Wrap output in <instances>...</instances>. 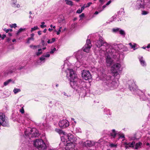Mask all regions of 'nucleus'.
<instances>
[{
	"instance_id": "nucleus-63",
	"label": "nucleus",
	"mask_w": 150,
	"mask_h": 150,
	"mask_svg": "<svg viewBox=\"0 0 150 150\" xmlns=\"http://www.w3.org/2000/svg\"><path fill=\"white\" fill-rule=\"evenodd\" d=\"M103 141L102 139H100L98 141V142L100 143V142Z\"/></svg>"
},
{
	"instance_id": "nucleus-61",
	"label": "nucleus",
	"mask_w": 150,
	"mask_h": 150,
	"mask_svg": "<svg viewBox=\"0 0 150 150\" xmlns=\"http://www.w3.org/2000/svg\"><path fill=\"white\" fill-rule=\"evenodd\" d=\"M11 39L10 38H8L7 39L6 41L7 42H8L9 41H11Z\"/></svg>"
},
{
	"instance_id": "nucleus-1",
	"label": "nucleus",
	"mask_w": 150,
	"mask_h": 150,
	"mask_svg": "<svg viewBox=\"0 0 150 150\" xmlns=\"http://www.w3.org/2000/svg\"><path fill=\"white\" fill-rule=\"evenodd\" d=\"M72 66L67 60L64 61L62 68L67 73V77L70 81V84L72 88L76 90L78 93L86 94L88 88L86 83L84 81L77 79V75L72 69Z\"/></svg>"
},
{
	"instance_id": "nucleus-30",
	"label": "nucleus",
	"mask_w": 150,
	"mask_h": 150,
	"mask_svg": "<svg viewBox=\"0 0 150 150\" xmlns=\"http://www.w3.org/2000/svg\"><path fill=\"white\" fill-rule=\"evenodd\" d=\"M30 47L33 49V50H36L37 48H39V45H31L30 46Z\"/></svg>"
},
{
	"instance_id": "nucleus-2",
	"label": "nucleus",
	"mask_w": 150,
	"mask_h": 150,
	"mask_svg": "<svg viewBox=\"0 0 150 150\" xmlns=\"http://www.w3.org/2000/svg\"><path fill=\"white\" fill-rule=\"evenodd\" d=\"M104 90L109 91L115 89L118 84L113 77L110 76H106L104 79Z\"/></svg>"
},
{
	"instance_id": "nucleus-35",
	"label": "nucleus",
	"mask_w": 150,
	"mask_h": 150,
	"mask_svg": "<svg viewBox=\"0 0 150 150\" xmlns=\"http://www.w3.org/2000/svg\"><path fill=\"white\" fill-rule=\"evenodd\" d=\"M12 80L11 79H9L7 81H6L5 82H4V86H6L7 85H8L9 83L12 81Z\"/></svg>"
},
{
	"instance_id": "nucleus-48",
	"label": "nucleus",
	"mask_w": 150,
	"mask_h": 150,
	"mask_svg": "<svg viewBox=\"0 0 150 150\" xmlns=\"http://www.w3.org/2000/svg\"><path fill=\"white\" fill-rule=\"evenodd\" d=\"M149 13V12L147 11H143L142 12V15H146Z\"/></svg>"
},
{
	"instance_id": "nucleus-16",
	"label": "nucleus",
	"mask_w": 150,
	"mask_h": 150,
	"mask_svg": "<svg viewBox=\"0 0 150 150\" xmlns=\"http://www.w3.org/2000/svg\"><path fill=\"white\" fill-rule=\"evenodd\" d=\"M115 48L118 51L122 50V51H124L127 50V48L122 44L117 45Z\"/></svg>"
},
{
	"instance_id": "nucleus-24",
	"label": "nucleus",
	"mask_w": 150,
	"mask_h": 150,
	"mask_svg": "<svg viewBox=\"0 0 150 150\" xmlns=\"http://www.w3.org/2000/svg\"><path fill=\"white\" fill-rule=\"evenodd\" d=\"M142 145V143L141 142H139L138 143L134 144V148L136 149H138L140 148Z\"/></svg>"
},
{
	"instance_id": "nucleus-41",
	"label": "nucleus",
	"mask_w": 150,
	"mask_h": 150,
	"mask_svg": "<svg viewBox=\"0 0 150 150\" xmlns=\"http://www.w3.org/2000/svg\"><path fill=\"white\" fill-rule=\"evenodd\" d=\"M122 139V141H124L125 140V135L123 134H122L121 135H120L119 137V139Z\"/></svg>"
},
{
	"instance_id": "nucleus-6",
	"label": "nucleus",
	"mask_w": 150,
	"mask_h": 150,
	"mask_svg": "<svg viewBox=\"0 0 150 150\" xmlns=\"http://www.w3.org/2000/svg\"><path fill=\"white\" fill-rule=\"evenodd\" d=\"M121 67L120 64L117 63L114 64L111 68V73L115 77H117V79L120 78V73L121 71Z\"/></svg>"
},
{
	"instance_id": "nucleus-22",
	"label": "nucleus",
	"mask_w": 150,
	"mask_h": 150,
	"mask_svg": "<svg viewBox=\"0 0 150 150\" xmlns=\"http://www.w3.org/2000/svg\"><path fill=\"white\" fill-rule=\"evenodd\" d=\"M135 142L134 141H133L132 142H129L128 143L126 142L124 143L125 145V147L126 149L129 147H133L134 148Z\"/></svg>"
},
{
	"instance_id": "nucleus-32",
	"label": "nucleus",
	"mask_w": 150,
	"mask_h": 150,
	"mask_svg": "<svg viewBox=\"0 0 150 150\" xmlns=\"http://www.w3.org/2000/svg\"><path fill=\"white\" fill-rule=\"evenodd\" d=\"M25 30V28H21L19 30H18L17 31V32L16 33V34L17 35H18L21 32L24 31Z\"/></svg>"
},
{
	"instance_id": "nucleus-17",
	"label": "nucleus",
	"mask_w": 150,
	"mask_h": 150,
	"mask_svg": "<svg viewBox=\"0 0 150 150\" xmlns=\"http://www.w3.org/2000/svg\"><path fill=\"white\" fill-rule=\"evenodd\" d=\"M83 146H86L91 147L95 144V143L93 141H87L85 142H82Z\"/></svg>"
},
{
	"instance_id": "nucleus-31",
	"label": "nucleus",
	"mask_w": 150,
	"mask_h": 150,
	"mask_svg": "<svg viewBox=\"0 0 150 150\" xmlns=\"http://www.w3.org/2000/svg\"><path fill=\"white\" fill-rule=\"evenodd\" d=\"M55 38H52L51 40L48 39L47 41V42L48 44H51L54 42L55 41Z\"/></svg>"
},
{
	"instance_id": "nucleus-40",
	"label": "nucleus",
	"mask_w": 150,
	"mask_h": 150,
	"mask_svg": "<svg viewBox=\"0 0 150 150\" xmlns=\"http://www.w3.org/2000/svg\"><path fill=\"white\" fill-rule=\"evenodd\" d=\"M21 107V109H20L19 110L20 112L21 113H23L24 112V110L23 108V106L22 105H20Z\"/></svg>"
},
{
	"instance_id": "nucleus-46",
	"label": "nucleus",
	"mask_w": 150,
	"mask_h": 150,
	"mask_svg": "<svg viewBox=\"0 0 150 150\" xmlns=\"http://www.w3.org/2000/svg\"><path fill=\"white\" fill-rule=\"evenodd\" d=\"M129 44L132 48H134L136 47V44H134L132 45L131 43H130Z\"/></svg>"
},
{
	"instance_id": "nucleus-39",
	"label": "nucleus",
	"mask_w": 150,
	"mask_h": 150,
	"mask_svg": "<svg viewBox=\"0 0 150 150\" xmlns=\"http://www.w3.org/2000/svg\"><path fill=\"white\" fill-rule=\"evenodd\" d=\"M13 91L15 94H16L17 93L21 91V90L18 88H15Z\"/></svg>"
},
{
	"instance_id": "nucleus-18",
	"label": "nucleus",
	"mask_w": 150,
	"mask_h": 150,
	"mask_svg": "<svg viewBox=\"0 0 150 150\" xmlns=\"http://www.w3.org/2000/svg\"><path fill=\"white\" fill-rule=\"evenodd\" d=\"M46 60L47 59L45 58L42 55L40 57L39 59L37 61V64L38 65H41L45 63Z\"/></svg>"
},
{
	"instance_id": "nucleus-8",
	"label": "nucleus",
	"mask_w": 150,
	"mask_h": 150,
	"mask_svg": "<svg viewBox=\"0 0 150 150\" xmlns=\"http://www.w3.org/2000/svg\"><path fill=\"white\" fill-rule=\"evenodd\" d=\"M34 146L39 150H44L47 148V146L43 141L40 139H36L33 142Z\"/></svg>"
},
{
	"instance_id": "nucleus-56",
	"label": "nucleus",
	"mask_w": 150,
	"mask_h": 150,
	"mask_svg": "<svg viewBox=\"0 0 150 150\" xmlns=\"http://www.w3.org/2000/svg\"><path fill=\"white\" fill-rule=\"evenodd\" d=\"M111 1L110 0L106 4V5L108 6L111 3Z\"/></svg>"
},
{
	"instance_id": "nucleus-29",
	"label": "nucleus",
	"mask_w": 150,
	"mask_h": 150,
	"mask_svg": "<svg viewBox=\"0 0 150 150\" xmlns=\"http://www.w3.org/2000/svg\"><path fill=\"white\" fill-rule=\"evenodd\" d=\"M84 9V7H83L82 6L81 9L79 8L77 10L76 13H80L82 12L83 11V10Z\"/></svg>"
},
{
	"instance_id": "nucleus-49",
	"label": "nucleus",
	"mask_w": 150,
	"mask_h": 150,
	"mask_svg": "<svg viewBox=\"0 0 150 150\" xmlns=\"http://www.w3.org/2000/svg\"><path fill=\"white\" fill-rule=\"evenodd\" d=\"M42 53V52H37L35 53V54L37 56H39L41 55Z\"/></svg>"
},
{
	"instance_id": "nucleus-52",
	"label": "nucleus",
	"mask_w": 150,
	"mask_h": 150,
	"mask_svg": "<svg viewBox=\"0 0 150 150\" xmlns=\"http://www.w3.org/2000/svg\"><path fill=\"white\" fill-rule=\"evenodd\" d=\"M119 58L120 59H122L124 57L123 55L122 54L120 55H119Z\"/></svg>"
},
{
	"instance_id": "nucleus-23",
	"label": "nucleus",
	"mask_w": 150,
	"mask_h": 150,
	"mask_svg": "<svg viewBox=\"0 0 150 150\" xmlns=\"http://www.w3.org/2000/svg\"><path fill=\"white\" fill-rule=\"evenodd\" d=\"M139 59L141 65L143 67L146 66V64L143 57L139 56Z\"/></svg>"
},
{
	"instance_id": "nucleus-9",
	"label": "nucleus",
	"mask_w": 150,
	"mask_h": 150,
	"mask_svg": "<svg viewBox=\"0 0 150 150\" xmlns=\"http://www.w3.org/2000/svg\"><path fill=\"white\" fill-rule=\"evenodd\" d=\"M150 4V0H138L135 4V8L136 9L144 8L145 5Z\"/></svg>"
},
{
	"instance_id": "nucleus-51",
	"label": "nucleus",
	"mask_w": 150,
	"mask_h": 150,
	"mask_svg": "<svg viewBox=\"0 0 150 150\" xmlns=\"http://www.w3.org/2000/svg\"><path fill=\"white\" fill-rule=\"evenodd\" d=\"M59 2L60 4H63L64 2H65V0H60Z\"/></svg>"
},
{
	"instance_id": "nucleus-47",
	"label": "nucleus",
	"mask_w": 150,
	"mask_h": 150,
	"mask_svg": "<svg viewBox=\"0 0 150 150\" xmlns=\"http://www.w3.org/2000/svg\"><path fill=\"white\" fill-rule=\"evenodd\" d=\"M84 16L85 15L83 13H82L80 15L79 17L80 18V20L82 19L84 17Z\"/></svg>"
},
{
	"instance_id": "nucleus-12",
	"label": "nucleus",
	"mask_w": 150,
	"mask_h": 150,
	"mask_svg": "<svg viewBox=\"0 0 150 150\" xmlns=\"http://www.w3.org/2000/svg\"><path fill=\"white\" fill-rule=\"evenodd\" d=\"M82 76L83 78L85 80L90 79L92 78V76L89 71L83 70Z\"/></svg>"
},
{
	"instance_id": "nucleus-37",
	"label": "nucleus",
	"mask_w": 150,
	"mask_h": 150,
	"mask_svg": "<svg viewBox=\"0 0 150 150\" xmlns=\"http://www.w3.org/2000/svg\"><path fill=\"white\" fill-rule=\"evenodd\" d=\"M92 3L89 2L87 3V4H85L83 6V7H84V9L85 8H86L87 7H89L90 5Z\"/></svg>"
},
{
	"instance_id": "nucleus-5",
	"label": "nucleus",
	"mask_w": 150,
	"mask_h": 150,
	"mask_svg": "<svg viewBox=\"0 0 150 150\" xmlns=\"http://www.w3.org/2000/svg\"><path fill=\"white\" fill-rule=\"evenodd\" d=\"M105 52L108 54L106 60L107 65L109 67L112 63V60L110 57L116 55V54L115 53V50L114 49L112 48V47H111L110 48L108 49V50H107Z\"/></svg>"
},
{
	"instance_id": "nucleus-45",
	"label": "nucleus",
	"mask_w": 150,
	"mask_h": 150,
	"mask_svg": "<svg viewBox=\"0 0 150 150\" xmlns=\"http://www.w3.org/2000/svg\"><path fill=\"white\" fill-rule=\"evenodd\" d=\"M56 49L55 48H54L53 49H52L51 51L50 52H49L50 54H53L54 52L56 51Z\"/></svg>"
},
{
	"instance_id": "nucleus-62",
	"label": "nucleus",
	"mask_w": 150,
	"mask_h": 150,
	"mask_svg": "<svg viewBox=\"0 0 150 150\" xmlns=\"http://www.w3.org/2000/svg\"><path fill=\"white\" fill-rule=\"evenodd\" d=\"M146 47L147 48H149L150 47V43Z\"/></svg>"
},
{
	"instance_id": "nucleus-4",
	"label": "nucleus",
	"mask_w": 150,
	"mask_h": 150,
	"mask_svg": "<svg viewBox=\"0 0 150 150\" xmlns=\"http://www.w3.org/2000/svg\"><path fill=\"white\" fill-rule=\"evenodd\" d=\"M24 133L25 136L30 139V137H38L40 135L38 130L35 128L31 129L28 127L25 130Z\"/></svg>"
},
{
	"instance_id": "nucleus-38",
	"label": "nucleus",
	"mask_w": 150,
	"mask_h": 150,
	"mask_svg": "<svg viewBox=\"0 0 150 150\" xmlns=\"http://www.w3.org/2000/svg\"><path fill=\"white\" fill-rule=\"evenodd\" d=\"M38 29V28L37 26H35L33 28H32L31 29V32H32L33 31L37 30Z\"/></svg>"
},
{
	"instance_id": "nucleus-44",
	"label": "nucleus",
	"mask_w": 150,
	"mask_h": 150,
	"mask_svg": "<svg viewBox=\"0 0 150 150\" xmlns=\"http://www.w3.org/2000/svg\"><path fill=\"white\" fill-rule=\"evenodd\" d=\"M62 28V27H60L59 28V29L58 31H57L56 30H55L54 31L57 32V34L59 35V34L60 32H61V29Z\"/></svg>"
},
{
	"instance_id": "nucleus-7",
	"label": "nucleus",
	"mask_w": 150,
	"mask_h": 150,
	"mask_svg": "<svg viewBox=\"0 0 150 150\" xmlns=\"http://www.w3.org/2000/svg\"><path fill=\"white\" fill-rule=\"evenodd\" d=\"M61 139L64 142H68V141H70V142H75L76 140V138L70 133L67 134L66 133H63V136L61 137Z\"/></svg>"
},
{
	"instance_id": "nucleus-34",
	"label": "nucleus",
	"mask_w": 150,
	"mask_h": 150,
	"mask_svg": "<svg viewBox=\"0 0 150 150\" xmlns=\"http://www.w3.org/2000/svg\"><path fill=\"white\" fill-rule=\"evenodd\" d=\"M65 2L67 4L71 6H72L73 5V2L71 1L65 0Z\"/></svg>"
},
{
	"instance_id": "nucleus-19",
	"label": "nucleus",
	"mask_w": 150,
	"mask_h": 150,
	"mask_svg": "<svg viewBox=\"0 0 150 150\" xmlns=\"http://www.w3.org/2000/svg\"><path fill=\"white\" fill-rule=\"evenodd\" d=\"M11 4L15 8H19L20 7L19 4L17 3V0H11Z\"/></svg>"
},
{
	"instance_id": "nucleus-50",
	"label": "nucleus",
	"mask_w": 150,
	"mask_h": 150,
	"mask_svg": "<svg viewBox=\"0 0 150 150\" xmlns=\"http://www.w3.org/2000/svg\"><path fill=\"white\" fill-rule=\"evenodd\" d=\"M76 23H73L71 25V28H74L75 27V26L76 25Z\"/></svg>"
},
{
	"instance_id": "nucleus-42",
	"label": "nucleus",
	"mask_w": 150,
	"mask_h": 150,
	"mask_svg": "<svg viewBox=\"0 0 150 150\" xmlns=\"http://www.w3.org/2000/svg\"><path fill=\"white\" fill-rule=\"evenodd\" d=\"M109 146L111 148H115L117 147V145L115 144L111 143L110 144Z\"/></svg>"
},
{
	"instance_id": "nucleus-59",
	"label": "nucleus",
	"mask_w": 150,
	"mask_h": 150,
	"mask_svg": "<svg viewBox=\"0 0 150 150\" xmlns=\"http://www.w3.org/2000/svg\"><path fill=\"white\" fill-rule=\"evenodd\" d=\"M135 139H136V137H134L130 138V139L131 140H134Z\"/></svg>"
},
{
	"instance_id": "nucleus-55",
	"label": "nucleus",
	"mask_w": 150,
	"mask_h": 150,
	"mask_svg": "<svg viewBox=\"0 0 150 150\" xmlns=\"http://www.w3.org/2000/svg\"><path fill=\"white\" fill-rule=\"evenodd\" d=\"M3 30L4 31L6 32V33H8L9 32L8 29H7L6 28H4Z\"/></svg>"
},
{
	"instance_id": "nucleus-3",
	"label": "nucleus",
	"mask_w": 150,
	"mask_h": 150,
	"mask_svg": "<svg viewBox=\"0 0 150 150\" xmlns=\"http://www.w3.org/2000/svg\"><path fill=\"white\" fill-rule=\"evenodd\" d=\"M95 45L100 49L99 52L103 54H105V51H107L108 49H110L112 47L109 44L103 41L102 37H100L98 40L95 42Z\"/></svg>"
},
{
	"instance_id": "nucleus-28",
	"label": "nucleus",
	"mask_w": 150,
	"mask_h": 150,
	"mask_svg": "<svg viewBox=\"0 0 150 150\" xmlns=\"http://www.w3.org/2000/svg\"><path fill=\"white\" fill-rule=\"evenodd\" d=\"M13 72V71L11 70H8L6 71L4 74V75L6 76L9 74H11Z\"/></svg>"
},
{
	"instance_id": "nucleus-36",
	"label": "nucleus",
	"mask_w": 150,
	"mask_h": 150,
	"mask_svg": "<svg viewBox=\"0 0 150 150\" xmlns=\"http://www.w3.org/2000/svg\"><path fill=\"white\" fill-rule=\"evenodd\" d=\"M55 131L57 132L59 134H63V133H65V132H63L61 130L58 129H56Z\"/></svg>"
},
{
	"instance_id": "nucleus-10",
	"label": "nucleus",
	"mask_w": 150,
	"mask_h": 150,
	"mask_svg": "<svg viewBox=\"0 0 150 150\" xmlns=\"http://www.w3.org/2000/svg\"><path fill=\"white\" fill-rule=\"evenodd\" d=\"M75 149H77L76 147V143L69 142L67 143L66 147L64 149L63 148H59L58 149H50L48 150H74Z\"/></svg>"
},
{
	"instance_id": "nucleus-53",
	"label": "nucleus",
	"mask_w": 150,
	"mask_h": 150,
	"mask_svg": "<svg viewBox=\"0 0 150 150\" xmlns=\"http://www.w3.org/2000/svg\"><path fill=\"white\" fill-rule=\"evenodd\" d=\"M143 96H144V98H142V97H141V96H140V98H140L141 99H142L143 100H146V98L145 97V96H144V94H143Z\"/></svg>"
},
{
	"instance_id": "nucleus-20",
	"label": "nucleus",
	"mask_w": 150,
	"mask_h": 150,
	"mask_svg": "<svg viewBox=\"0 0 150 150\" xmlns=\"http://www.w3.org/2000/svg\"><path fill=\"white\" fill-rule=\"evenodd\" d=\"M143 141L144 142V144H146V145L150 146V137L147 136L143 139Z\"/></svg>"
},
{
	"instance_id": "nucleus-15",
	"label": "nucleus",
	"mask_w": 150,
	"mask_h": 150,
	"mask_svg": "<svg viewBox=\"0 0 150 150\" xmlns=\"http://www.w3.org/2000/svg\"><path fill=\"white\" fill-rule=\"evenodd\" d=\"M69 125V122L66 120L60 121L59 123V127L62 128H64L68 127Z\"/></svg>"
},
{
	"instance_id": "nucleus-25",
	"label": "nucleus",
	"mask_w": 150,
	"mask_h": 150,
	"mask_svg": "<svg viewBox=\"0 0 150 150\" xmlns=\"http://www.w3.org/2000/svg\"><path fill=\"white\" fill-rule=\"evenodd\" d=\"M117 134V132H116L115 129H113L112 130V132L110 133V134L111 136L113 138H114L115 137Z\"/></svg>"
},
{
	"instance_id": "nucleus-27",
	"label": "nucleus",
	"mask_w": 150,
	"mask_h": 150,
	"mask_svg": "<svg viewBox=\"0 0 150 150\" xmlns=\"http://www.w3.org/2000/svg\"><path fill=\"white\" fill-rule=\"evenodd\" d=\"M42 55L44 56V57L47 59V58H49L50 56L49 52H47L46 53Z\"/></svg>"
},
{
	"instance_id": "nucleus-58",
	"label": "nucleus",
	"mask_w": 150,
	"mask_h": 150,
	"mask_svg": "<svg viewBox=\"0 0 150 150\" xmlns=\"http://www.w3.org/2000/svg\"><path fill=\"white\" fill-rule=\"evenodd\" d=\"M46 25H44L41 24L40 25V27L42 28H43L44 27H46Z\"/></svg>"
},
{
	"instance_id": "nucleus-54",
	"label": "nucleus",
	"mask_w": 150,
	"mask_h": 150,
	"mask_svg": "<svg viewBox=\"0 0 150 150\" xmlns=\"http://www.w3.org/2000/svg\"><path fill=\"white\" fill-rule=\"evenodd\" d=\"M107 5H106V4L105 5H104L102 7L103 9H102L100 11V12L101 11H102L106 6Z\"/></svg>"
},
{
	"instance_id": "nucleus-57",
	"label": "nucleus",
	"mask_w": 150,
	"mask_h": 150,
	"mask_svg": "<svg viewBox=\"0 0 150 150\" xmlns=\"http://www.w3.org/2000/svg\"><path fill=\"white\" fill-rule=\"evenodd\" d=\"M6 37V35L4 34H3L2 35V36L1 37L2 39H4Z\"/></svg>"
},
{
	"instance_id": "nucleus-26",
	"label": "nucleus",
	"mask_w": 150,
	"mask_h": 150,
	"mask_svg": "<svg viewBox=\"0 0 150 150\" xmlns=\"http://www.w3.org/2000/svg\"><path fill=\"white\" fill-rule=\"evenodd\" d=\"M74 131L76 133H79L81 132V129L79 127H75L74 128Z\"/></svg>"
},
{
	"instance_id": "nucleus-11",
	"label": "nucleus",
	"mask_w": 150,
	"mask_h": 150,
	"mask_svg": "<svg viewBox=\"0 0 150 150\" xmlns=\"http://www.w3.org/2000/svg\"><path fill=\"white\" fill-rule=\"evenodd\" d=\"M83 52L81 50L78 51L76 54V58L77 62H79L81 64H83L84 61L86 60V58L83 55Z\"/></svg>"
},
{
	"instance_id": "nucleus-14",
	"label": "nucleus",
	"mask_w": 150,
	"mask_h": 150,
	"mask_svg": "<svg viewBox=\"0 0 150 150\" xmlns=\"http://www.w3.org/2000/svg\"><path fill=\"white\" fill-rule=\"evenodd\" d=\"M91 46L92 45L90 40H87L86 44L83 48L84 52H89Z\"/></svg>"
},
{
	"instance_id": "nucleus-60",
	"label": "nucleus",
	"mask_w": 150,
	"mask_h": 150,
	"mask_svg": "<svg viewBox=\"0 0 150 150\" xmlns=\"http://www.w3.org/2000/svg\"><path fill=\"white\" fill-rule=\"evenodd\" d=\"M30 39H29V38H28V39L26 43L28 44L30 43Z\"/></svg>"
},
{
	"instance_id": "nucleus-64",
	"label": "nucleus",
	"mask_w": 150,
	"mask_h": 150,
	"mask_svg": "<svg viewBox=\"0 0 150 150\" xmlns=\"http://www.w3.org/2000/svg\"><path fill=\"white\" fill-rule=\"evenodd\" d=\"M38 34L39 35H40L41 34V32L40 31H38Z\"/></svg>"
},
{
	"instance_id": "nucleus-43",
	"label": "nucleus",
	"mask_w": 150,
	"mask_h": 150,
	"mask_svg": "<svg viewBox=\"0 0 150 150\" xmlns=\"http://www.w3.org/2000/svg\"><path fill=\"white\" fill-rule=\"evenodd\" d=\"M9 26L11 28H15L17 27V25L16 24L14 23L10 25Z\"/></svg>"
},
{
	"instance_id": "nucleus-21",
	"label": "nucleus",
	"mask_w": 150,
	"mask_h": 150,
	"mask_svg": "<svg viewBox=\"0 0 150 150\" xmlns=\"http://www.w3.org/2000/svg\"><path fill=\"white\" fill-rule=\"evenodd\" d=\"M129 88L131 91H134L135 89L134 88V86L135 85V83L133 80H131L128 82Z\"/></svg>"
},
{
	"instance_id": "nucleus-13",
	"label": "nucleus",
	"mask_w": 150,
	"mask_h": 150,
	"mask_svg": "<svg viewBox=\"0 0 150 150\" xmlns=\"http://www.w3.org/2000/svg\"><path fill=\"white\" fill-rule=\"evenodd\" d=\"M112 31L114 33H119V34L123 38L125 37L126 34L124 30L118 28H115L112 29Z\"/></svg>"
},
{
	"instance_id": "nucleus-33",
	"label": "nucleus",
	"mask_w": 150,
	"mask_h": 150,
	"mask_svg": "<svg viewBox=\"0 0 150 150\" xmlns=\"http://www.w3.org/2000/svg\"><path fill=\"white\" fill-rule=\"evenodd\" d=\"M62 94H63V97L65 98H67L70 96V95L67 93H66L64 92H63Z\"/></svg>"
}]
</instances>
